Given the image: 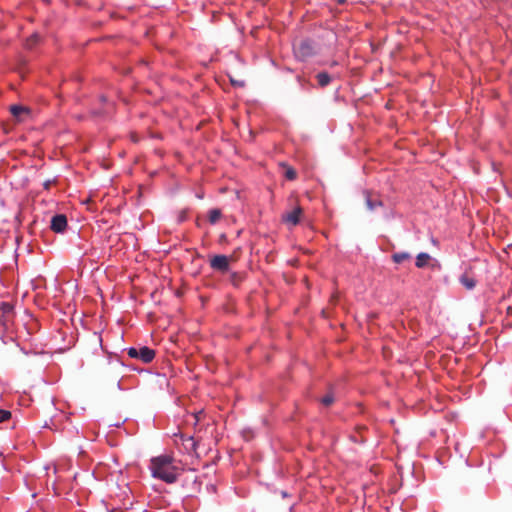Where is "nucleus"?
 I'll list each match as a JSON object with an SVG mask.
<instances>
[{"instance_id": "obj_16", "label": "nucleus", "mask_w": 512, "mask_h": 512, "mask_svg": "<svg viewBox=\"0 0 512 512\" xmlns=\"http://www.w3.org/2000/svg\"><path fill=\"white\" fill-rule=\"evenodd\" d=\"M244 279L243 274L238 272H233L230 275V281L234 286H238Z\"/></svg>"}, {"instance_id": "obj_11", "label": "nucleus", "mask_w": 512, "mask_h": 512, "mask_svg": "<svg viewBox=\"0 0 512 512\" xmlns=\"http://www.w3.org/2000/svg\"><path fill=\"white\" fill-rule=\"evenodd\" d=\"M430 260L431 256L428 253L421 252L417 255L415 264L418 268H424L428 265Z\"/></svg>"}, {"instance_id": "obj_3", "label": "nucleus", "mask_w": 512, "mask_h": 512, "mask_svg": "<svg viewBox=\"0 0 512 512\" xmlns=\"http://www.w3.org/2000/svg\"><path fill=\"white\" fill-rule=\"evenodd\" d=\"M314 52V47L308 40H301L297 44H294V54L298 59L302 61L311 57Z\"/></svg>"}, {"instance_id": "obj_8", "label": "nucleus", "mask_w": 512, "mask_h": 512, "mask_svg": "<svg viewBox=\"0 0 512 512\" xmlns=\"http://www.w3.org/2000/svg\"><path fill=\"white\" fill-rule=\"evenodd\" d=\"M363 195L368 210L373 211L377 207H381L383 205L381 199L372 192L366 190L363 192Z\"/></svg>"}, {"instance_id": "obj_15", "label": "nucleus", "mask_w": 512, "mask_h": 512, "mask_svg": "<svg viewBox=\"0 0 512 512\" xmlns=\"http://www.w3.org/2000/svg\"><path fill=\"white\" fill-rule=\"evenodd\" d=\"M410 258L411 255L407 252H398L392 255V260L397 264H400L405 260H409Z\"/></svg>"}, {"instance_id": "obj_12", "label": "nucleus", "mask_w": 512, "mask_h": 512, "mask_svg": "<svg viewBox=\"0 0 512 512\" xmlns=\"http://www.w3.org/2000/svg\"><path fill=\"white\" fill-rule=\"evenodd\" d=\"M1 310L4 317L3 325L6 326L7 322L10 320V315L12 314L13 306L9 303L4 302L1 304Z\"/></svg>"}, {"instance_id": "obj_14", "label": "nucleus", "mask_w": 512, "mask_h": 512, "mask_svg": "<svg viewBox=\"0 0 512 512\" xmlns=\"http://www.w3.org/2000/svg\"><path fill=\"white\" fill-rule=\"evenodd\" d=\"M221 216H222L221 210L214 208L209 211L208 220L211 224H215L221 218Z\"/></svg>"}, {"instance_id": "obj_13", "label": "nucleus", "mask_w": 512, "mask_h": 512, "mask_svg": "<svg viewBox=\"0 0 512 512\" xmlns=\"http://www.w3.org/2000/svg\"><path fill=\"white\" fill-rule=\"evenodd\" d=\"M320 87H326L331 82V76L327 72H320L316 75Z\"/></svg>"}, {"instance_id": "obj_17", "label": "nucleus", "mask_w": 512, "mask_h": 512, "mask_svg": "<svg viewBox=\"0 0 512 512\" xmlns=\"http://www.w3.org/2000/svg\"><path fill=\"white\" fill-rule=\"evenodd\" d=\"M39 38L40 36L37 33L31 35L26 41L27 48H33V46H35L38 43Z\"/></svg>"}, {"instance_id": "obj_23", "label": "nucleus", "mask_w": 512, "mask_h": 512, "mask_svg": "<svg viewBox=\"0 0 512 512\" xmlns=\"http://www.w3.org/2000/svg\"><path fill=\"white\" fill-rule=\"evenodd\" d=\"M297 79H298V81H299L300 83L304 82V79H303L302 77H300V76H298V77H297Z\"/></svg>"}, {"instance_id": "obj_6", "label": "nucleus", "mask_w": 512, "mask_h": 512, "mask_svg": "<svg viewBox=\"0 0 512 512\" xmlns=\"http://www.w3.org/2000/svg\"><path fill=\"white\" fill-rule=\"evenodd\" d=\"M302 213V208L300 206H296L293 210L282 216V221L288 225L296 226L300 222V216Z\"/></svg>"}, {"instance_id": "obj_10", "label": "nucleus", "mask_w": 512, "mask_h": 512, "mask_svg": "<svg viewBox=\"0 0 512 512\" xmlns=\"http://www.w3.org/2000/svg\"><path fill=\"white\" fill-rule=\"evenodd\" d=\"M29 111H30L29 108L25 107V106H21V105H12V106H10V112L17 119H21V116L23 114H28Z\"/></svg>"}, {"instance_id": "obj_2", "label": "nucleus", "mask_w": 512, "mask_h": 512, "mask_svg": "<svg viewBox=\"0 0 512 512\" xmlns=\"http://www.w3.org/2000/svg\"><path fill=\"white\" fill-rule=\"evenodd\" d=\"M128 355L131 358H137L142 360L144 363H150L155 357V351L147 346L140 348H129Z\"/></svg>"}, {"instance_id": "obj_18", "label": "nucleus", "mask_w": 512, "mask_h": 512, "mask_svg": "<svg viewBox=\"0 0 512 512\" xmlns=\"http://www.w3.org/2000/svg\"><path fill=\"white\" fill-rule=\"evenodd\" d=\"M283 166L286 168L285 177L288 180H295L297 177V173H296L295 169H293L292 167L287 166V165H283Z\"/></svg>"}, {"instance_id": "obj_4", "label": "nucleus", "mask_w": 512, "mask_h": 512, "mask_svg": "<svg viewBox=\"0 0 512 512\" xmlns=\"http://www.w3.org/2000/svg\"><path fill=\"white\" fill-rule=\"evenodd\" d=\"M232 260V257L226 255H215L210 259V266L217 272L226 273L229 271Z\"/></svg>"}, {"instance_id": "obj_1", "label": "nucleus", "mask_w": 512, "mask_h": 512, "mask_svg": "<svg viewBox=\"0 0 512 512\" xmlns=\"http://www.w3.org/2000/svg\"><path fill=\"white\" fill-rule=\"evenodd\" d=\"M149 469L154 478L169 484L176 482L181 472L175 459L169 455H160L152 458Z\"/></svg>"}, {"instance_id": "obj_9", "label": "nucleus", "mask_w": 512, "mask_h": 512, "mask_svg": "<svg viewBox=\"0 0 512 512\" xmlns=\"http://www.w3.org/2000/svg\"><path fill=\"white\" fill-rule=\"evenodd\" d=\"M460 283L467 289L472 290L476 286V278L471 269L465 271L459 278Z\"/></svg>"}, {"instance_id": "obj_7", "label": "nucleus", "mask_w": 512, "mask_h": 512, "mask_svg": "<svg viewBox=\"0 0 512 512\" xmlns=\"http://www.w3.org/2000/svg\"><path fill=\"white\" fill-rule=\"evenodd\" d=\"M67 227V217L64 214H57L52 217L50 228L55 233H62Z\"/></svg>"}, {"instance_id": "obj_21", "label": "nucleus", "mask_w": 512, "mask_h": 512, "mask_svg": "<svg viewBox=\"0 0 512 512\" xmlns=\"http://www.w3.org/2000/svg\"><path fill=\"white\" fill-rule=\"evenodd\" d=\"M230 82L235 87H244L245 86V82L243 80H236V79L230 78Z\"/></svg>"}, {"instance_id": "obj_20", "label": "nucleus", "mask_w": 512, "mask_h": 512, "mask_svg": "<svg viewBox=\"0 0 512 512\" xmlns=\"http://www.w3.org/2000/svg\"><path fill=\"white\" fill-rule=\"evenodd\" d=\"M11 418V412L8 410L0 409V423H3Z\"/></svg>"}, {"instance_id": "obj_22", "label": "nucleus", "mask_w": 512, "mask_h": 512, "mask_svg": "<svg viewBox=\"0 0 512 512\" xmlns=\"http://www.w3.org/2000/svg\"><path fill=\"white\" fill-rule=\"evenodd\" d=\"M50 185H51V182H50V181H46V182L44 183V188H45V189H49V188H50Z\"/></svg>"}, {"instance_id": "obj_5", "label": "nucleus", "mask_w": 512, "mask_h": 512, "mask_svg": "<svg viewBox=\"0 0 512 512\" xmlns=\"http://www.w3.org/2000/svg\"><path fill=\"white\" fill-rule=\"evenodd\" d=\"M179 440L181 442V445L183 446V449L187 453L195 452L197 443L192 436H186L184 434H175L176 444H179Z\"/></svg>"}, {"instance_id": "obj_19", "label": "nucleus", "mask_w": 512, "mask_h": 512, "mask_svg": "<svg viewBox=\"0 0 512 512\" xmlns=\"http://www.w3.org/2000/svg\"><path fill=\"white\" fill-rule=\"evenodd\" d=\"M333 402H334V396H333V394H331V393H329V394L325 395V396L321 399V403H322L324 406H330Z\"/></svg>"}]
</instances>
